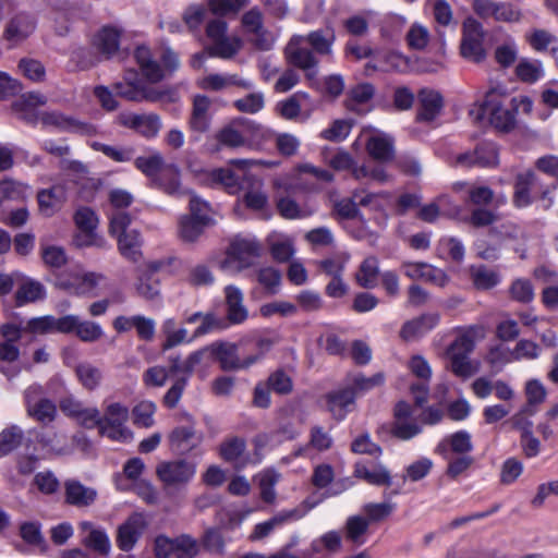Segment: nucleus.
I'll return each instance as SVG.
<instances>
[{
  "mask_svg": "<svg viewBox=\"0 0 558 558\" xmlns=\"http://www.w3.org/2000/svg\"><path fill=\"white\" fill-rule=\"evenodd\" d=\"M335 41L336 34L330 26L312 31L305 36L294 35L287 45L286 56L291 64L305 72L307 80L314 81L319 63L316 54L331 59Z\"/></svg>",
  "mask_w": 558,
  "mask_h": 558,
  "instance_id": "f257e3e1",
  "label": "nucleus"
},
{
  "mask_svg": "<svg viewBox=\"0 0 558 558\" xmlns=\"http://www.w3.org/2000/svg\"><path fill=\"white\" fill-rule=\"evenodd\" d=\"M260 253L262 246L255 238L235 236L231 240L219 267L226 272L239 274L254 266Z\"/></svg>",
  "mask_w": 558,
  "mask_h": 558,
  "instance_id": "f03ea898",
  "label": "nucleus"
},
{
  "mask_svg": "<svg viewBox=\"0 0 558 558\" xmlns=\"http://www.w3.org/2000/svg\"><path fill=\"white\" fill-rule=\"evenodd\" d=\"M271 345L272 342L269 339H260L257 342V347L260 352L248 355L244 360L239 359L236 354L238 348L233 343H213L210 347H207V349L208 353H211L218 360L221 369L239 371L246 369L257 363L263 355L270 350Z\"/></svg>",
  "mask_w": 558,
  "mask_h": 558,
  "instance_id": "7ed1b4c3",
  "label": "nucleus"
},
{
  "mask_svg": "<svg viewBox=\"0 0 558 558\" xmlns=\"http://www.w3.org/2000/svg\"><path fill=\"white\" fill-rule=\"evenodd\" d=\"M228 24L220 17L210 20L206 25V36L211 41L209 54L222 59H230L241 49L239 37L227 36Z\"/></svg>",
  "mask_w": 558,
  "mask_h": 558,
  "instance_id": "20e7f679",
  "label": "nucleus"
},
{
  "mask_svg": "<svg viewBox=\"0 0 558 558\" xmlns=\"http://www.w3.org/2000/svg\"><path fill=\"white\" fill-rule=\"evenodd\" d=\"M196 463L186 459L162 461L156 468V475L166 487H185L196 474Z\"/></svg>",
  "mask_w": 558,
  "mask_h": 558,
  "instance_id": "39448f33",
  "label": "nucleus"
},
{
  "mask_svg": "<svg viewBox=\"0 0 558 558\" xmlns=\"http://www.w3.org/2000/svg\"><path fill=\"white\" fill-rule=\"evenodd\" d=\"M129 418V409L121 402H110L101 416L100 434L112 440L126 441L131 432L124 426Z\"/></svg>",
  "mask_w": 558,
  "mask_h": 558,
  "instance_id": "423d86ee",
  "label": "nucleus"
},
{
  "mask_svg": "<svg viewBox=\"0 0 558 558\" xmlns=\"http://www.w3.org/2000/svg\"><path fill=\"white\" fill-rule=\"evenodd\" d=\"M483 25L473 17H468L462 24V40L460 51L464 59L480 63L486 58L484 49Z\"/></svg>",
  "mask_w": 558,
  "mask_h": 558,
  "instance_id": "0eeeda50",
  "label": "nucleus"
},
{
  "mask_svg": "<svg viewBox=\"0 0 558 558\" xmlns=\"http://www.w3.org/2000/svg\"><path fill=\"white\" fill-rule=\"evenodd\" d=\"M113 90L116 95L135 102H156L161 100L165 95L163 92L144 85L133 71L126 73L124 81L117 82L113 85Z\"/></svg>",
  "mask_w": 558,
  "mask_h": 558,
  "instance_id": "6e6552de",
  "label": "nucleus"
},
{
  "mask_svg": "<svg viewBox=\"0 0 558 558\" xmlns=\"http://www.w3.org/2000/svg\"><path fill=\"white\" fill-rule=\"evenodd\" d=\"M501 95L502 92H498L497 88L490 89L483 101V105L480 108V112L476 117V120L482 119V116L488 114L490 124L504 132H508L512 130L515 125V112L513 109L504 108L496 99V94Z\"/></svg>",
  "mask_w": 558,
  "mask_h": 558,
  "instance_id": "1a4fd4ad",
  "label": "nucleus"
},
{
  "mask_svg": "<svg viewBox=\"0 0 558 558\" xmlns=\"http://www.w3.org/2000/svg\"><path fill=\"white\" fill-rule=\"evenodd\" d=\"M147 522L142 513L131 514L124 523L118 527L117 546L123 551H130L134 548L143 535Z\"/></svg>",
  "mask_w": 558,
  "mask_h": 558,
  "instance_id": "9d476101",
  "label": "nucleus"
},
{
  "mask_svg": "<svg viewBox=\"0 0 558 558\" xmlns=\"http://www.w3.org/2000/svg\"><path fill=\"white\" fill-rule=\"evenodd\" d=\"M38 213L44 217H52L60 211L68 201V192L64 183L54 184L48 189H41L36 195Z\"/></svg>",
  "mask_w": 558,
  "mask_h": 558,
  "instance_id": "9b49d317",
  "label": "nucleus"
},
{
  "mask_svg": "<svg viewBox=\"0 0 558 558\" xmlns=\"http://www.w3.org/2000/svg\"><path fill=\"white\" fill-rule=\"evenodd\" d=\"M473 11L482 19H494L498 22H515L520 19V12L510 3L493 0H473Z\"/></svg>",
  "mask_w": 558,
  "mask_h": 558,
  "instance_id": "f8f14e48",
  "label": "nucleus"
},
{
  "mask_svg": "<svg viewBox=\"0 0 558 558\" xmlns=\"http://www.w3.org/2000/svg\"><path fill=\"white\" fill-rule=\"evenodd\" d=\"M46 104L47 97L45 95L31 92L16 99L11 108L17 119L27 124L35 125L40 120V112L37 111V107L45 106Z\"/></svg>",
  "mask_w": 558,
  "mask_h": 558,
  "instance_id": "ddd939ff",
  "label": "nucleus"
},
{
  "mask_svg": "<svg viewBox=\"0 0 558 558\" xmlns=\"http://www.w3.org/2000/svg\"><path fill=\"white\" fill-rule=\"evenodd\" d=\"M412 414L413 409L408 402L400 401L396 404L395 423L391 428V433L395 437L402 440H409L421 434V425L417 422L410 420Z\"/></svg>",
  "mask_w": 558,
  "mask_h": 558,
  "instance_id": "4468645a",
  "label": "nucleus"
},
{
  "mask_svg": "<svg viewBox=\"0 0 558 558\" xmlns=\"http://www.w3.org/2000/svg\"><path fill=\"white\" fill-rule=\"evenodd\" d=\"M44 126H53L60 131L89 135L95 133L92 124L76 120L73 117L64 116L59 111H43L40 120Z\"/></svg>",
  "mask_w": 558,
  "mask_h": 558,
  "instance_id": "2eb2a0df",
  "label": "nucleus"
},
{
  "mask_svg": "<svg viewBox=\"0 0 558 558\" xmlns=\"http://www.w3.org/2000/svg\"><path fill=\"white\" fill-rule=\"evenodd\" d=\"M118 122L122 126L132 129L145 137L156 136L161 128L160 118L155 113L136 114L122 112L118 116Z\"/></svg>",
  "mask_w": 558,
  "mask_h": 558,
  "instance_id": "dca6fc26",
  "label": "nucleus"
},
{
  "mask_svg": "<svg viewBox=\"0 0 558 558\" xmlns=\"http://www.w3.org/2000/svg\"><path fill=\"white\" fill-rule=\"evenodd\" d=\"M45 298V286L40 281L20 272L16 291L14 293L15 306L21 307L29 303L41 301Z\"/></svg>",
  "mask_w": 558,
  "mask_h": 558,
  "instance_id": "f3484780",
  "label": "nucleus"
},
{
  "mask_svg": "<svg viewBox=\"0 0 558 558\" xmlns=\"http://www.w3.org/2000/svg\"><path fill=\"white\" fill-rule=\"evenodd\" d=\"M402 269L403 274L413 280H424L438 287H445L449 280L444 270L427 263L404 262Z\"/></svg>",
  "mask_w": 558,
  "mask_h": 558,
  "instance_id": "a211bd4d",
  "label": "nucleus"
},
{
  "mask_svg": "<svg viewBox=\"0 0 558 558\" xmlns=\"http://www.w3.org/2000/svg\"><path fill=\"white\" fill-rule=\"evenodd\" d=\"M36 28L35 19L21 12L14 15L5 25L3 38L13 45H17L28 38Z\"/></svg>",
  "mask_w": 558,
  "mask_h": 558,
  "instance_id": "6ab92c4d",
  "label": "nucleus"
},
{
  "mask_svg": "<svg viewBox=\"0 0 558 558\" xmlns=\"http://www.w3.org/2000/svg\"><path fill=\"white\" fill-rule=\"evenodd\" d=\"M417 98V121L430 122L435 120L444 107V99L440 93L432 88H423L418 92Z\"/></svg>",
  "mask_w": 558,
  "mask_h": 558,
  "instance_id": "aec40b11",
  "label": "nucleus"
},
{
  "mask_svg": "<svg viewBox=\"0 0 558 558\" xmlns=\"http://www.w3.org/2000/svg\"><path fill=\"white\" fill-rule=\"evenodd\" d=\"M80 530L85 534L82 544L100 556H108L111 549L110 538L104 529L96 527L89 521L80 523Z\"/></svg>",
  "mask_w": 558,
  "mask_h": 558,
  "instance_id": "412c9836",
  "label": "nucleus"
},
{
  "mask_svg": "<svg viewBox=\"0 0 558 558\" xmlns=\"http://www.w3.org/2000/svg\"><path fill=\"white\" fill-rule=\"evenodd\" d=\"M302 513L298 509L282 510L271 517L269 520L258 523L254 526L252 534L250 535L251 541H259L272 533L277 527L283 524L301 519Z\"/></svg>",
  "mask_w": 558,
  "mask_h": 558,
  "instance_id": "4be33fe9",
  "label": "nucleus"
},
{
  "mask_svg": "<svg viewBox=\"0 0 558 558\" xmlns=\"http://www.w3.org/2000/svg\"><path fill=\"white\" fill-rule=\"evenodd\" d=\"M247 177H252V174L248 172L236 173L228 168L215 169L209 173L211 183L222 186L229 194L241 193Z\"/></svg>",
  "mask_w": 558,
  "mask_h": 558,
  "instance_id": "5701e85b",
  "label": "nucleus"
},
{
  "mask_svg": "<svg viewBox=\"0 0 558 558\" xmlns=\"http://www.w3.org/2000/svg\"><path fill=\"white\" fill-rule=\"evenodd\" d=\"M245 450V439L236 436L225 439L219 446L221 459L232 463L238 470L245 468L248 462V459L244 456Z\"/></svg>",
  "mask_w": 558,
  "mask_h": 558,
  "instance_id": "b1692460",
  "label": "nucleus"
},
{
  "mask_svg": "<svg viewBox=\"0 0 558 558\" xmlns=\"http://www.w3.org/2000/svg\"><path fill=\"white\" fill-rule=\"evenodd\" d=\"M201 88L206 90H221L230 86L252 89L253 83L241 78L238 74H209L198 82Z\"/></svg>",
  "mask_w": 558,
  "mask_h": 558,
  "instance_id": "393cba45",
  "label": "nucleus"
},
{
  "mask_svg": "<svg viewBox=\"0 0 558 558\" xmlns=\"http://www.w3.org/2000/svg\"><path fill=\"white\" fill-rule=\"evenodd\" d=\"M170 196L181 197L187 194L180 181V169L175 165H167L160 175L151 183Z\"/></svg>",
  "mask_w": 558,
  "mask_h": 558,
  "instance_id": "a878e982",
  "label": "nucleus"
},
{
  "mask_svg": "<svg viewBox=\"0 0 558 558\" xmlns=\"http://www.w3.org/2000/svg\"><path fill=\"white\" fill-rule=\"evenodd\" d=\"M536 180V174L531 170L517 174L512 199L513 205L517 208H525L533 203L531 189L535 185Z\"/></svg>",
  "mask_w": 558,
  "mask_h": 558,
  "instance_id": "bb28decb",
  "label": "nucleus"
},
{
  "mask_svg": "<svg viewBox=\"0 0 558 558\" xmlns=\"http://www.w3.org/2000/svg\"><path fill=\"white\" fill-rule=\"evenodd\" d=\"M228 319L232 324H241L246 320L248 312L243 304V293L235 286L225 288Z\"/></svg>",
  "mask_w": 558,
  "mask_h": 558,
  "instance_id": "cd10ccee",
  "label": "nucleus"
},
{
  "mask_svg": "<svg viewBox=\"0 0 558 558\" xmlns=\"http://www.w3.org/2000/svg\"><path fill=\"white\" fill-rule=\"evenodd\" d=\"M169 440L177 451L185 453L196 448L203 440L193 426H179L169 435Z\"/></svg>",
  "mask_w": 558,
  "mask_h": 558,
  "instance_id": "c85d7f7f",
  "label": "nucleus"
},
{
  "mask_svg": "<svg viewBox=\"0 0 558 558\" xmlns=\"http://www.w3.org/2000/svg\"><path fill=\"white\" fill-rule=\"evenodd\" d=\"M121 31L106 25L94 36L93 46L106 57H111L119 49Z\"/></svg>",
  "mask_w": 558,
  "mask_h": 558,
  "instance_id": "c756f323",
  "label": "nucleus"
},
{
  "mask_svg": "<svg viewBox=\"0 0 558 558\" xmlns=\"http://www.w3.org/2000/svg\"><path fill=\"white\" fill-rule=\"evenodd\" d=\"M106 281L101 274L86 272L81 276L74 277L65 286L77 295L96 296L97 288Z\"/></svg>",
  "mask_w": 558,
  "mask_h": 558,
  "instance_id": "7c9ffc66",
  "label": "nucleus"
},
{
  "mask_svg": "<svg viewBox=\"0 0 558 558\" xmlns=\"http://www.w3.org/2000/svg\"><path fill=\"white\" fill-rule=\"evenodd\" d=\"M438 322V314L422 315L421 317L407 322L401 328L400 336L407 341L415 339L432 330Z\"/></svg>",
  "mask_w": 558,
  "mask_h": 558,
  "instance_id": "2f4dec72",
  "label": "nucleus"
},
{
  "mask_svg": "<svg viewBox=\"0 0 558 558\" xmlns=\"http://www.w3.org/2000/svg\"><path fill=\"white\" fill-rule=\"evenodd\" d=\"M134 58L147 81L157 83L163 78L162 69L158 62L153 59L150 50L147 47H137L134 52Z\"/></svg>",
  "mask_w": 558,
  "mask_h": 558,
  "instance_id": "473e14b6",
  "label": "nucleus"
},
{
  "mask_svg": "<svg viewBox=\"0 0 558 558\" xmlns=\"http://www.w3.org/2000/svg\"><path fill=\"white\" fill-rule=\"evenodd\" d=\"M245 183L246 184L242 192L244 193V203L246 207L253 210L263 209L268 201L267 195L263 190V181L252 174V177L246 178Z\"/></svg>",
  "mask_w": 558,
  "mask_h": 558,
  "instance_id": "72a5a7b5",
  "label": "nucleus"
},
{
  "mask_svg": "<svg viewBox=\"0 0 558 558\" xmlns=\"http://www.w3.org/2000/svg\"><path fill=\"white\" fill-rule=\"evenodd\" d=\"M96 490L77 481L65 482V500L76 507H87L96 499Z\"/></svg>",
  "mask_w": 558,
  "mask_h": 558,
  "instance_id": "f704fd0d",
  "label": "nucleus"
},
{
  "mask_svg": "<svg viewBox=\"0 0 558 558\" xmlns=\"http://www.w3.org/2000/svg\"><path fill=\"white\" fill-rule=\"evenodd\" d=\"M74 372L78 383L89 391L99 388L104 379L101 368L90 362H80L76 364Z\"/></svg>",
  "mask_w": 558,
  "mask_h": 558,
  "instance_id": "c9c22d12",
  "label": "nucleus"
},
{
  "mask_svg": "<svg viewBox=\"0 0 558 558\" xmlns=\"http://www.w3.org/2000/svg\"><path fill=\"white\" fill-rule=\"evenodd\" d=\"M158 270V266L150 265L146 270H144L136 283V291L140 296L145 300L153 301L157 299L160 294V284L159 279L156 277V271Z\"/></svg>",
  "mask_w": 558,
  "mask_h": 558,
  "instance_id": "e433bc0d",
  "label": "nucleus"
},
{
  "mask_svg": "<svg viewBox=\"0 0 558 558\" xmlns=\"http://www.w3.org/2000/svg\"><path fill=\"white\" fill-rule=\"evenodd\" d=\"M207 353L208 349L204 348L192 352L184 361H182L179 355H169L168 362L171 363V372L174 373V376L181 374L180 377H186L189 379L195 366L203 361Z\"/></svg>",
  "mask_w": 558,
  "mask_h": 558,
  "instance_id": "4c0bfd02",
  "label": "nucleus"
},
{
  "mask_svg": "<svg viewBox=\"0 0 558 558\" xmlns=\"http://www.w3.org/2000/svg\"><path fill=\"white\" fill-rule=\"evenodd\" d=\"M354 391L348 387L327 396L328 410L333 417L342 420L349 411V407L354 403Z\"/></svg>",
  "mask_w": 558,
  "mask_h": 558,
  "instance_id": "58836bf2",
  "label": "nucleus"
},
{
  "mask_svg": "<svg viewBox=\"0 0 558 558\" xmlns=\"http://www.w3.org/2000/svg\"><path fill=\"white\" fill-rule=\"evenodd\" d=\"M210 99L205 95H196L193 101V112L190 119V126L196 132H206L209 128L208 109Z\"/></svg>",
  "mask_w": 558,
  "mask_h": 558,
  "instance_id": "ea45409f",
  "label": "nucleus"
},
{
  "mask_svg": "<svg viewBox=\"0 0 558 558\" xmlns=\"http://www.w3.org/2000/svg\"><path fill=\"white\" fill-rule=\"evenodd\" d=\"M470 277L472 283L478 290H489L500 282V275L485 265L471 266Z\"/></svg>",
  "mask_w": 558,
  "mask_h": 558,
  "instance_id": "a19ab883",
  "label": "nucleus"
},
{
  "mask_svg": "<svg viewBox=\"0 0 558 558\" xmlns=\"http://www.w3.org/2000/svg\"><path fill=\"white\" fill-rule=\"evenodd\" d=\"M161 332L165 335L166 340L161 344L162 351L170 350L181 343L191 342L193 339H187V330L185 328H177L174 318H167L161 324Z\"/></svg>",
  "mask_w": 558,
  "mask_h": 558,
  "instance_id": "79ce46f5",
  "label": "nucleus"
},
{
  "mask_svg": "<svg viewBox=\"0 0 558 558\" xmlns=\"http://www.w3.org/2000/svg\"><path fill=\"white\" fill-rule=\"evenodd\" d=\"M38 444L56 454H66L70 452L68 438L64 433L53 429L44 430L37 436Z\"/></svg>",
  "mask_w": 558,
  "mask_h": 558,
  "instance_id": "37998d69",
  "label": "nucleus"
},
{
  "mask_svg": "<svg viewBox=\"0 0 558 558\" xmlns=\"http://www.w3.org/2000/svg\"><path fill=\"white\" fill-rule=\"evenodd\" d=\"M134 165L137 170L150 179L151 183L160 175L167 166L165 165L162 155L158 151H155L146 157H137L134 161Z\"/></svg>",
  "mask_w": 558,
  "mask_h": 558,
  "instance_id": "c03bdc74",
  "label": "nucleus"
},
{
  "mask_svg": "<svg viewBox=\"0 0 558 558\" xmlns=\"http://www.w3.org/2000/svg\"><path fill=\"white\" fill-rule=\"evenodd\" d=\"M489 233L499 240H509L519 245H524L529 240L526 231L511 221L490 228Z\"/></svg>",
  "mask_w": 558,
  "mask_h": 558,
  "instance_id": "a18cd8bd",
  "label": "nucleus"
},
{
  "mask_svg": "<svg viewBox=\"0 0 558 558\" xmlns=\"http://www.w3.org/2000/svg\"><path fill=\"white\" fill-rule=\"evenodd\" d=\"M369 520L363 515L349 517L345 522V537L355 545H363L369 527Z\"/></svg>",
  "mask_w": 558,
  "mask_h": 558,
  "instance_id": "49530a36",
  "label": "nucleus"
},
{
  "mask_svg": "<svg viewBox=\"0 0 558 558\" xmlns=\"http://www.w3.org/2000/svg\"><path fill=\"white\" fill-rule=\"evenodd\" d=\"M355 475L364 480L368 484L376 486H390L391 476L387 468L379 464L373 469H368L363 464H356Z\"/></svg>",
  "mask_w": 558,
  "mask_h": 558,
  "instance_id": "de8ad7c7",
  "label": "nucleus"
},
{
  "mask_svg": "<svg viewBox=\"0 0 558 558\" xmlns=\"http://www.w3.org/2000/svg\"><path fill=\"white\" fill-rule=\"evenodd\" d=\"M384 383L385 375L383 373H376L369 377L357 373L348 377V388L354 391V397H356V395L366 393L374 388L384 385Z\"/></svg>",
  "mask_w": 558,
  "mask_h": 558,
  "instance_id": "09e8293b",
  "label": "nucleus"
},
{
  "mask_svg": "<svg viewBox=\"0 0 558 558\" xmlns=\"http://www.w3.org/2000/svg\"><path fill=\"white\" fill-rule=\"evenodd\" d=\"M119 251L121 254L132 260L137 262L141 258V235L136 230H131L118 236Z\"/></svg>",
  "mask_w": 558,
  "mask_h": 558,
  "instance_id": "8fccbe9b",
  "label": "nucleus"
},
{
  "mask_svg": "<svg viewBox=\"0 0 558 558\" xmlns=\"http://www.w3.org/2000/svg\"><path fill=\"white\" fill-rule=\"evenodd\" d=\"M378 275V259L375 256H368L360 266L356 274V281L362 288L373 289L377 286Z\"/></svg>",
  "mask_w": 558,
  "mask_h": 558,
  "instance_id": "3c124183",
  "label": "nucleus"
},
{
  "mask_svg": "<svg viewBox=\"0 0 558 558\" xmlns=\"http://www.w3.org/2000/svg\"><path fill=\"white\" fill-rule=\"evenodd\" d=\"M24 439V432L17 425H11L0 433V458L7 457L17 449Z\"/></svg>",
  "mask_w": 558,
  "mask_h": 558,
  "instance_id": "603ef678",
  "label": "nucleus"
},
{
  "mask_svg": "<svg viewBox=\"0 0 558 558\" xmlns=\"http://www.w3.org/2000/svg\"><path fill=\"white\" fill-rule=\"evenodd\" d=\"M366 148L376 160L388 161L393 157V143L386 136H372L367 141Z\"/></svg>",
  "mask_w": 558,
  "mask_h": 558,
  "instance_id": "864d4df0",
  "label": "nucleus"
},
{
  "mask_svg": "<svg viewBox=\"0 0 558 558\" xmlns=\"http://www.w3.org/2000/svg\"><path fill=\"white\" fill-rule=\"evenodd\" d=\"M515 74L520 81L533 84L543 77V64L539 60L522 59L515 68Z\"/></svg>",
  "mask_w": 558,
  "mask_h": 558,
  "instance_id": "5fc2aeb1",
  "label": "nucleus"
},
{
  "mask_svg": "<svg viewBox=\"0 0 558 558\" xmlns=\"http://www.w3.org/2000/svg\"><path fill=\"white\" fill-rule=\"evenodd\" d=\"M29 192V186L13 179H4L0 181V202L24 201Z\"/></svg>",
  "mask_w": 558,
  "mask_h": 558,
  "instance_id": "6e6d98bb",
  "label": "nucleus"
},
{
  "mask_svg": "<svg viewBox=\"0 0 558 558\" xmlns=\"http://www.w3.org/2000/svg\"><path fill=\"white\" fill-rule=\"evenodd\" d=\"M251 0H207L213 14L218 16L236 15Z\"/></svg>",
  "mask_w": 558,
  "mask_h": 558,
  "instance_id": "4d7b16f0",
  "label": "nucleus"
},
{
  "mask_svg": "<svg viewBox=\"0 0 558 558\" xmlns=\"http://www.w3.org/2000/svg\"><path fill=\"white\" fill-rule=\"evenodd\" d=\"M201 551V544L189 534H181L174 537L175 558H195Z\"/></svg>",
  "mask_w": 558,
  "mask_h": 558,
  "instance_id": "13d9d810",
  "label": "nucleus"
},
{
  "mask_svg": "<svg viewBox=\"0 0 558 558\" xmlns=\"http://www.w3.org/2000/svg\"><path fill=\"white\" fill-rule=\"evenodd\" d=\"M350 259L348 253L341 252L318 262L319 269L327 276L342 277L347 263Z\"/></svg>",
  "mask_w": 558,
  "mask_h": 558,
  "instance_id": "bf43d9fd",
  "label": "nucleus"
},
{
  "mask_svg": "<svg viewBox=\"0 0 558 558\" xmlns=\"http://www.w3.org/2000/svg\"><path fill=\"white\" fill-rule=\"evenodd\" d=\"M170 376H174L171 372V363L168 366L155 365L144 372L143 383L147 387H162Z\"/></svg>",
  "mask_w": 558,
  "mask_h": 558,
  "instance_id": "052dcab7",
  "label": "nucleus"
},
{
  "mask_svg": "<svg viewBox=\"0 0 558 558\" xmlns=\"http://www.w3.org/2000/svg\"><path fill=\"white\" fill-rule=\"evenodd\" d=\"M280 478L279 473L274 470H266L260 474L259 488L260 498L267 504H274L276 500L275 485Z\"/></svg>",
  "mask_w": 558,
  "mask_h": 558,
  "instance_id": "680f3d73",
  "label": "nucleus"
},
{
  "mask_svg": "<svg viewBox=\"0 0 558 558\" xmlns=\"http://www.w3.org/2000/svg\"><path fill=\"white\" fill-rule=\"evenodd\" d=\"M259 312L266 318L274 315L290 317L298 313V306L288 301H274L262 305Z\"/></svg>",
  "mask_w": 558,
  "mask_h": 558,
  "instance_id": "e2e57ef3",
  "label": "nucleus"
},
{
  "mask_svg": "<svg viewBox=\"0 0 558 558\" xmlns=\"http://www.w3.org/2000/svg\"><path fill=\"white\" fill-rule=\"evenodd\" d=\"M27 414L43 424H48L56 418L57 408L51 400L45 398L41 402H36L35 407L27 411Z\"/></svg>",
  "mask_w": 558,
  "mask_h": 558,
  "instance_id": "0e129e2a",
  "label": "nucleus"
},
{
  "mask_svg": "<svg viewBox=\"0 0 558 558\" xmlns=\"http://www.w3.org/2000/svg\"><path fill=\"white\" fill-rule=\"evenodd\" d=\"M509 293L512 300L523 304L534 299V288L529 279H515L509 288Z\"/></svg>",
  "mask_w": 558,
  "mask_h": 558,
  "instance_id": "69168bd1",
  "label": "nucleus"
},
{
  "mask_svg": "<svg viewBox=\"0 0 558 558\" xmlns=\"http://www.w3.org/2000/svg\"><path fill=\"white\" fill-rule=\"evenodd\" d=\"M352 124L349 120L338 119L320 132V137L330 142H341L349 136Z\"/></svg>",
  "mask_w": 558,
  "mask_h": 558,
  "instance_id": "338daca9",
  "label": "nucleus"
},
{
  "mask_svg": "<svg viewBox=\"0 0 558 558\" xmlns=\"http://www.w3.org/2000/svg\"><path fill=\"white\" fill-rule=\"evenodd\" d=\"M156 404L153 401H142L133 409V422L137 426L150 427L154 424Z\"/></svg>",
  "mask_w": 558,
  "mask_h": 558,
  "instance_id": "774afa93",
  "label": "nucleus"
}]
</instances>
